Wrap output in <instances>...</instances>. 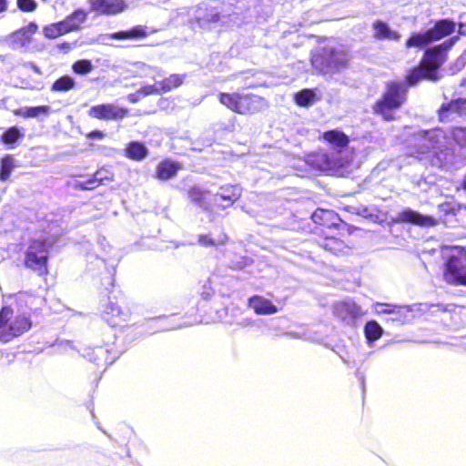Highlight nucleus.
<instances>
[{
  "instance_id": "nucleus-23",
  "label": "nucleus",
  "mask_w": 466,
  "mask_h": 466,
  "mask_svg": "<svg viewBox=\"0 0 466 466\" xmlns=\"http://www.w3.org/2000/svg\"><path fill=\"white\" fill-rule=\"evenodd\" d=\"M181 166L177 162L165 160L158 164L157 167V177L161 180H167L175 177Z\"/></svg>"
},
{
  "instance_id": "nucleus-1",
  "label": "nucleus",
  "mask_w": 466,
  "mask_h": 466,
  "mask_svg": "<svg viewBox=\"0 0 466 466\" xmlns=\"http://www.w3.org/2000/svg\"><path fill=\"white\" fill-rule=\"evenodd\" d=\"M349 61L350 55L342 46L331 45L316 49L311 57L313 67L324 74L346 67Z\"/></svg>"
},
{
  "instance_id": "nucleus-45",
  "label": "nucleus",
  "mask_w": 466,
  "mask_h": 466,
  "mask_svg": "<svg viewBox=\"0 0 466 466\" xmlns=\"http://www.w3.org/2000/svg\"><path fill=\"white\" fill-rule=\"evenodd\" d=\"M145 70H146L145 75L149 76L152 78H156V76H160V70L158 68L151 67V66H145Z\"/></svg>"
},
{
  "instance_id": "nucleus-19",
  "label": "nucleus",
  "mask_w": 466,
  "mask_h": 466,
  "mask_svg": "<svg viewBox=\"0 0 466 466\" xmlns=\"http://www.w3.org/2000/svg\"><path fill=\"white\" fill-rule=\"evenodd\" d=\"M248 305L258 315H270L278 311L270 300L259 296L250 298Z\"/></svg>"
},
{
  "instance_id": "nucleus-5",
  "label": "nucleus",
  "mask_w": 466,
  "mask_h": 466,
  "mask_svg": "<svg viewBox=\"0 0 466 466\" xmlns=\"http://www.w3.org/2000/svg\"><path fill=\"white\" fill-rule=\"evenodd\" d=\"M456 24L449 19H442L435 23L434 26L426 32L413 34L406 42L407 47H422L433 41H438L451 35Z\"/></svg>"
},
{
  "instance_id": "nucleus-6",
  "label": "nucleus",
  "mask_w": 466,
  "mask_h": 466,
  "mask_svg": "<svg viewBox=\"0 0 466 466\" xmlns=\"http://www.w3.org/2000/svg\"><path fill=\"white\" fill-rule=\"evenodd\" d=\"M458 36L451 37L441 45L426 50L420 64L429 71L430 80L437 81L439 75L437 70L446 61V53L457 42Z\"/></svg>"
},
{
  "instance_id": "nucleus-42",
  "label": "nucleus",
  "mask_w": 466,
  "mask_h": 466,
  "mask_svg": "<svg viewBox=\"0 0 466 466\" xmlns=\"http://www.w3.org/2000/svg\"><path fill=\"white\" fill-rule=\"evenodd\" d=\"M50 113L48 106H39L29 107V118H36L41 115L47 116Z\"/></svg>"
},
{
  "instance_id": "nucleus-35",
  "label": "nucleus",
  "mask_w": 466,
  "mask_h": 466,
  "mask_svg": "<svg viewBox=\"0 0 466 466\" xmlns=\"http://www.w3.org/2000/svg\"><path fill=\"white\" fill-rule=\"evenodd\" d=\"M75 87V80L68 76H62L54 82L52 90L56 92H65Z\"/></svg>"
},
{
  "instance_id": "nucleus-14",
  "label": "nucleus",
  "mask_w": 466,
  "mask_h": 466,
  "mask_svg": "<svg viewBox=\"0 0 466 466\" xmlns=\"http://www.w3.org/2000/svg\"><path fill=\"white\" fill-rule=\"evenodd\" d=\"M398 221L409 222L421 227H433L437 220L431 216L422 215L410 208H406L399 213Z\"/></svg>"
},
{
  "instance_id": "nucleus-43",
  "label": "nucleus",
  "mask_w": 466,
  "mask_h": 466,
  "mask_svg": "<svg viewBox=\"0 0 466 466\" xmlns=\"http://www.w3.org/2000/svg\"><path fill=\"white\" fill-rule=\"evenodd\" d=\"M139 91L143 97L149 95H159L162 93L160 91L158 82H156V84L154 85L145 86L142 88H140Z\"/></svg>"
},
{
  "instance_id": "nucleus-22",
  "label": "nucleus",
  "mask_w": 466,
  "mask_h": 466,
  "mask_svg": "<svg viewBox=\"0 0 466 466\" xmlns=\"http://www.w3.org/2000/svg\"><path fill=\"white\" fill-rule=\"evenodd\" d=\"M113 178V174L106 169H100L96 172L92 178L79 182V187L86 190H91L103 184L104 181H110Z\"/></svg>"
},
{
  "instance_id": "nucleus-56",
  "label": "nucleus",
  "mask_w": 466,
  "mask_h": 466,
  "mask_svg": "<svg viewBox=\"0 0 466 466\" xmlns=\"http://www.w3.org/2000/svg\"><path fill=\"white\" fill-rule=\"evenodd\" d=\"M464 188L466 189V180H465V182H464Z\"/></svg>"
},
{
  "instance_id": "nucleus-16",
  "label": "nucleus",
  "mask_w": 466,
  "mask_h": 466,
  "mask_svg": "<svg viewBox=\"0 0 466 466\" xmlns=\"http://www.w3.org/2000/svg\"><path fill=\"white\" fill-rule=\"evenodd\" d=\"M242 188L238 185H226L216 194V202L223 208L235 203L241 196Z\"/></svg>"
},
{
  "instance_id": "nucleus-40",
  "label": "nucleus",
  "mask_w": 466,
  "mask_h": 466,
  "mask_svg": "<svg viewBox=\"0 0 466 466\" xmlns=\"http://www.w3.org/2000/svg\"><path fill=\"white\" fill-rule=\"evenodd\" d=\"M343 246V243L336 238H327L324 243L322 244V247L329 250L333 253H337L341 249Z\"/></svg>"
},
{
  "instance_id": "nucleus-12",
  "label": "nucleus",
  "mask_w": 466,
  "mask_h": 466,
  "mask_svg": "<svg viewBox=\"0 0 466 466\" xmlns=\"http://www.w3.org/2000/svg\"><path fill=\"white\" fill-rule=\"evenodd\" d=\"M38 25L35 22H30L25 26L13 32L7 36V42L14 47H27L36 33Z\"/></svg>"
},
{
  "instance_id": "nucleus-41",
  "label": "nucleus",
  "mask_w": 466,
  "mask_h": 466,
  "mask_svg": "<svg viewBox=\"0 0 466 466\" xmlns=\"http://www.w3.org/2000/svg\"><path fill=\"white\" fill-rule=\"evenodd\" d=\"M17 7L23 12H34L37 7L35 0H17Z\"/></svg>"
},
{
  "instance_id": "nucleus-18",
  "label": "nucleus",
  "mask_w": 466,
  "mask_h": 466,
  "mask_svg": "<svg viewBox=\"0 0 466 466\" xmlns=\"http://www.w3.org/2000/svg\"><path fill=\"white\" fill-rule=\"evenodd\" d=\"M373 309L378 314H395V320L404 322L410 317L411 309L409 306H395L375 303Z\"/></svg>"
},
{
  "instance_id": "nucleus-53",
  "label": "nucleus",
  "mask_w": 466,
  "mask_h": 466,
  "mask_svg": "<svg viewBox=\"0 0 466 466\" xmlns=\"http://www.w3.org/2000/svg\"><path fill=\"white\" fill-rule=\"evenodd\" d=\"M195 194H196V190L194 189L191 191L190 195H191L192 199L197 201L198 198L195 197Z\"/></svg>"
},
{
  "instance_id": "nucleus-52",
  "label": "nucleus",
  "mask_w": 466,
  "mask_h": 466,
  "mask_svg": "<svg viewBox=\"0 0 466 466\" xmlns=\"http://www.w3.org/2000/svg\"><path fill=\"white\" fill-rule=\"evenodd\" d=\"M30 67H31V68H32L35 73L40 74V70H39L38 66H35V64H32V63H31V64H30Z\"/></svg>"
},
{
  "instance_id": "nucleus-31",
  "label": "nucleus",
  "mask_w": 466,
  "mask_h": 466,
  "mask_svg": "<svg viewBox=\"0 0 466 466\" xmlns=\"http://www.w3.org/2000/svg\"><path fill=\"white\" fill-rule=\"evenodd\" d=\"M365 335L370 343L377 340L382 335V328L376 321H369L365 326Z\"/></svg>"
},
{
  "instance_id": "nucleus-9",
  "label": "nucleus",
  "mask_w": 466,
  "mask_h": 466,
  "mask_svg": "<svg viewBox=\"0 0 466 466\" xmlns=\"http://www.w3.org/2000/svg\"><path fill=\"white\" fill-rule=\"evenodd\" d=\"M46 261L47 248L45 242L40 240L33 241L25 254V266L39 275H44L47 272Z\"/></svg>"
},
{
  "instance_id": "nucleus-2",
  "label": "nucleus",
  "mask_w": 466,
  "mask_h": 466,
  "mask_svg": "<svg viewBox=\"0 0 466 466\" xmlns=\"http://www.w3.org/2000/svg\"><path fill=\"white\" fill-rule=\"evenodd\" d=\"M32 327L29 316L17 314L13 316L9 307H3L0 311V341L8 342L14 338L21 336Z\"/></svg>"
},
{
  "instance_id": "nucleus-4",
  "label": "nucleus",
  "mask_w": 466,
  "mask_h": 466,
  "mask_svg": "<svg viewBox=\"0 0 466 466\" xmlns=\"http://www.w3.org/2000/svg\"><path fill=\"white\" fill-rule=\"evenodd\" d=\"M449 253L444 279L454 285H466V251L460 247L446 248Z\"/></svg>"
},
{
  "instance_id": "nucleus-24",
  "label": "nucleus",
  "mask_w": 466,
  "mask_h": 466,
  "mask_svg": "<svg viewBox=\"0 0 466 466\" xmlns=\"http://www.w3.org/2000/svg\"><path fill=\"white\" fill-rule=\"evenodd\" d=\"M148 35L147 28L143 25H137L130 30L121 31L111 35V38L117 40L142 39Z\"/></svg>"
},
{
  "instance_id": "nucleus-39",
  "label": "nucleus",
  "mask_w": 466,
  "mask_h": 466,
  "mask_svg": "<svg viewBox=\"0 0 466 466\" xmlns=\"http://www.w3.org/2000/svg\"><path fill=\"white\" fill-rule=\"evenodd\" d=\"M451 137L454 141L461 146L466 145V127H455L451 132Z\"/></svg>"
},
{
  "instance_id": "nucleus-47",
  "label": "nucleus",
  "mask_w": 466,
  "mask_h": 466,
  "mask_svg": "<svg viewBox=\"0 0 466 466\" xmlns=\"http://www.w3.org/2000/svg\"><path fill=\"white\" fill-rule=\"evenodd\" d=\"M142 95L140 94V91H137L136 93L134 94H130L128 96H127V99L131 102V103H137L138 100H140L142 98Z\"/></svg>"
},
{
  "instance_id": "nucleus-3",
  "label": "nucleus",
  "mask_w": 466,
  "mask_h": 466,
  "mask_svg": "<svg viewBox=\"0 0 466 466\" xmlns=\"http://www.w3.org/2000/svg\"><path fill=\"white\" fill-rule=\"evenodd\" d=\"M218 99L223 106L241 115L253 114L265 106L262 97L249 94L220 93Z\"/></svg>"
},
{
  "instance_id": "nucleus-20",
  "label": "nucleus",
  "mask_w": 466,
  "mask_h": 466,
  "mask_svg": "<svg viewBox=\"0 0 466 466\" xmlns=\"http://www.w3.org/2000/svg\"><path fill=\"white\" fill-rule=\"evenodd\" d=\"M87 15V11L79 8L62 20L67 33L79 30L82 25L86 21Z\"/></svg>"
},
{
  "instance_id": "nucleus-13",
  "label": "nucleus",
  "mask_w": 466,
  "mask_h": 466,
  "mask_svg": "<svg viewBox=\"0 0 466 466\" xmlns=\"http://www.w3.org/2000/svg\"><path fill=\"white\" fill-rule=\"evenodd\" d=\"M103 317L109 325L116 327L127 322L130 313L127 309H122L118 305L110 302L106 306Z\"/></svg>"
},
{
  "instance_id": "nucleus-11",
  "label": "nucleus",
  "mask_w": 466,
  "mask_h": 466,
  "mask_svg": "<svg viewBox=\"0 0 466 466\" xmlns=\"http://www.w3.org/2000/svg\"><path fill=\"white\" fill-rule=\"evenodd\" d=\"M91 11L103 15H115L127 9L125 0H88Z\"/></svg>"
},
{
  "instance_id": "nucleus-55",
  "label": "nucleus",
  "mask_w": 466,
  "mask_h": 466,
  "mask_svg": "<svg viewBox=\"0 0 466 466\" xmlns=\"http://www.w3.org/2000/svg\"><path fill=\"white\" fill-rule=\"evenodd\" d=\"M205 294V299H208V297L211 296L212 292L211 291H208V292H204Z\"/></svg>"
},
{
  "instance_id": "nucleus-49",
  "label": "nucleus",
  "mask_w": 466,
  "mask_h": 466,
  "mask_svg": "<svg viewBox=\"0 0 466 466\" xmlns=\"http://www.w3.org/2000/svg\"><path fill=\"white\" fill-rule=\"evenodd\" d=\"M104 137L103 132L98 131V130L92 131V132L89 134V137H92V138H101V137Z\"/></svg>"
},
{
  "instance_id": "nucleus-32",
  "label": "nucleus",
  "mask_w": 466,
  "mask_h": 466,
  "mask_svg": "<svg viewBox=\"0 0 466 466\" xmlns=\"http://www.w3.org/2000/svg\"><path fill=\"white\" fill-rule=\"evenodd\" d=\"M295 101L300 106H308L316 101V94L310 89H304L295 95Z\"/></svg>"
},
{
  "instance_id": "nucleus-28",
  "label": "nucleus",
  "mask_w": 466,
  "mask_h": 466,
  "mask_svg": "<svg viewBox=\"0 0 466 466\" xmlns=\"http://www.w3.org/2000/svg\"><path fill=\"white\" fill-rule=\"evenodd\" d=\"M43 35L48 39H55L68 34L63 21L53 23L43 27Z\"/></svg>"
},
{
  "instance_id": "nucleus-38",
  "label": "nucleus",
  "mask_w": 466,
  "mask_h": 466,
  "mask_svg": "<svg viewBox=\"0 0 466 466\" xmlns=\"http://www.w3.org/2000/svg\"><path fill=\"white\" fill-rule=\"evenodd\" d=\"M22 137L19 129L16 127H10L2 136V139L5 144L15 143L19 137Z\"/></svg>"
},
{
  "instance_id": "nucleus-51",
  "label": "nucleus",
  "mask_w": 466,
  "mask_h": 466,
  "mask_svg": "<svg viewBox=\"0 0 466 466\" xmlns=\"http://www.w3.org/2000/svg\"><path fill=\"white\" fill-rule=\"evenodd\" d=\"M96 355H97V356H98V355H104V353H105V350H104L103 348H101V347L96 348Z\"/></svg>"
},
{
  "instance_id": "nucleus-29",
  "label": "nucleus",
  "mask_w": 466,
  "mask_h": 466,
  "mask_svg": "<svg viewBox=\"0 0 466 466\" xmlns=\"http://www.w3.org/2000/svg\"><path fill=\"white\" fill-rule=\"evenodd\" d=\"M147 154V147L139 142H131L126 149V156L134 160H141Z\"/></svg>"
},
{
  "instance_id": "nucleus-26",
  "label": "nucleus",
  "mask_w": 466,
  "mask_h": 466,
  "mask_svg": "<svg viewBox=\"0 0 466 466\" xmlns=\"http://www.w3.org/2000/svg\"><path fill=\"white\" fill-rule=\"evenodd\" d=\"M443 137V132L441 129H434L431 131L424 132L421 136L423 140L422 149L420 154L426 153L431 148L435 147V146L440 143V138Z\"/></svg>"
},
{
  "instance_id": "nucleus-54",
  "label": "nucleus",
  "mask_w": 466,
  "mask_h": 466,
  "mask_svg": "<svg viewBox=\"0 0 466 466\" xmlns=\"http://www.w3.org/2000/svg\"><path fill=\"white\" fill-rule=\"evenodd\" d=\"M463 26H466V23H465V24L461 23V24L459 25V27H460V31H459V32H460V34H463V33H462V31H461V28H462Z\"/></svg>"
},
{
  "instance_id": "nucleus-34",
  "label": "nucleus",
  "mask_w": 466,
  "mask_h": 466,
  "mask_svg": "<svg viewBox=\"0 0 466 466\" xmlns=\"http://www.w3.org/2000/svg\"><path fill=\"white\" fill-rule=\"evenodd\" d=\"M429 71L424 68V66L420 64L419 67L414 68L410 71V73L407 76V81L410 86L416 85L421 79H429L428 76Z\"/></svg>"
},
{
  "instance_id": "nucleus-7",
  "label": "nucleus",
  "mask_w": 466,
  "mask_h": 466,
  "mask_svg": "<svg viewBox=\"0 0 466 466\" xmlns=\"http://www.w3.org/2000/svg\"><path fill=\"white\" fill-rule=\"evenodd\" d=\"M406 89L400 84H391L388 86L383 98L378 101L374 106L375 113L381 115L385 120H391L390 110L401 106L405 99Z\"/></svg>"
},
{
  "instance_id": "nucleus-21",
  "label": "nucleus",
  "mask_w": 466,
  "mask_h": 466,
  "mask_svg": "<svg viewBox=\"0 0 466 466\" xmlns=\"http://www.w3.org/2000/svg\"><path fill=\"white\" fill-rule=\"evenodd\" d=\"M439 114L441 121L448 119L453 114H466V99L460 98L448 104H443L440 109Z\"/></svg>"
},
{
  "instance_id": "nucleus-33",
  "label": "nucleus",
  "mask_w": 466,
  "mask_h": 466,
  "mask_svg": "<svg viewBox=\"0 0 466 466\" xmlns=\"http://www.w3.org/2000/svg\"><path fill=\"white\" fill-rule=\"evenodd\" d=\"M227 240L228 237L225 234H220L217 238H212L209 235H200L198 237V243L203 247H217L225 244Z\"/></svg>"
},
{
  "instance_id": "nucleus-17",
  "label": "nucleus",
  "mask_w": 466,
  "mask_h": 466,
  "mask_svg": "<svg viewBox=\"0 0 466 466\" xmlns=\"http://www.w3.org/2000/svg\"><path fill=\"white\" fill-rule=\"evenodd\" d=\"M220 15L214 10H208L202 7H198L195 11L194 18L191 23L197 24V25L204 30L210 29L212 24L219 22Z\"/></svg>"
},
{
  "instance_id": "nucleus-37",
  "label": "nucleus",
  "mask_w": 466,
  "mask_h": 466,
  "mask_svg": "<svg viewBox=\"0 0 466 466\" xmlns=\"http://www.w3.org/2000/svg\"><path fill=\"white\" fill-rule=\"evenodd\" d=\"M93 65L89 60H78L73 65V70L79 75H86L91 72Z\"/></svg>"
},
{
  "instance_id": "nucleus-36",
  "label": "nucleus",
  "mask_w": 466,
  "mask_h": 466,
  "mask_svg": "<svg viewBox=\"0 0 466 466\" xmlns=\"http://www.w3.org/2000/svg\"><path fill=\"white\" fill-rule=\"evenodd\" d=\"M14 167V159L10 156H5L1 160L0 179L5 181L10 177L11 171Z\"/></svg>"
},
{
  "instance_id": "nucleus-27",
  "label": "nucleus",
  "mask_w": 466,
  "mask_h": 466,
  "mask_svg": "<svg viewBox=\"0 0 466 466\" xmlns=\"http://www.w3.org/2000/svg\"><path fill=\"white\" fill-rule=\"evenodd\" d=\"M374 36L378 39H388V40H398L400 35L392 31L388 25L380 21H377L373 24Z\"/></svg>"
},
{
  "instance_id": "nucleus-8",
  "label": "nucleus",
  "mask_w": 466,
  "mask_h": 466,
  "mask_svg": "<svg viewBox=\"0 0 466 466\" xmlns=\"http://www.w3.org/2000/svg\"><path fill=\"white\" fill-rule=\"evenodd\" d=\"M350 162L348 157H338L334 152H319L309 156L307 163L314 169L324 172H339L340 168L346 167Z\"/></svg>"
},
{
  "instance_id": "nucleus-46",
  "label": "nucleus",
  "mask_w": 466,
  "mask_h": 466,
  "mask_svg": "<svg viewBox=\"0 0 466 466\" xmlns=\"http://www.w3.org/2000/svg\"><path fill=\"white\" fill-rule=\"evenodd\" d=\"M14 115L20 116L25 118H29V107H22L18 109H15L13 111Z\"/></svg>"
},
{
  "instance_id": "nucleus-48",
  "label": "nucleus",
  "mask_w": 466,
  "mask_h": 466,
  "mask_svg": "<svg viewBox=\"0 0 466 466\" xmlns=\"http://www.w3.org/2000/svg\"><path fill=\"white\" fill-rule=\"evenodd\" d=\"M322 215H326V216H329L331 215V212L329 211H325V210H319V211H316L313 215H312V218L314 219L315 222H319V219L320 218V217Z\"/></svg>"
},
{
  "instance_id": "nucleus-50",
  "label": "nucleus",
  "mask_w": 466,
  "mask_h": 466,
  "mask_svg": "<svg viewBox=\"0 0 466 466\" xmlns=\"http://www.w3.org/2000/svg\"><path fill=\"white\" fill-rule=\"evenodd\" d=\"M7 9V1L0 0V13L5 12Z\"/></svg>"
},
{
  "instance_id": "nucleus-15",
  "label": "nucleus",
  "mask_w": 466,
  "mask_h": 466,
  "mask_svg": "<svg viewBox=\"0 0 466 466\" xmlns=\"http://www.w3.org/2000/svg\"><path fill=\"white\" fill-rule=\"evenodd\" d=\"M323 139L328 142L330 146L336 148V156L338 157H348V154L343 152V148L347 147L350 139L349 137L339 129H334L323 133Z\"/></svg>"
},
{
  "instance_id": "nucleus-10",
  "label": "nucleus",
  "mask_w": 466,
  "mask_h": 466,
  "mask_svg": "<svg viewBox=\"0 0 466 466\" xmlns=\"http://www.w3.org/2000/svg\"><path fill=\"white\" fill-rule=\"evenodd\" d=\"M127 109L114 104H102L90 107L88 116L100 120H119L127 115Z\"/></svg>"
},
{
  "instance_id": "nucleus-30",
  "label": "nucleus",
  "mask_w": 466,
  "mask_h": 466,
  "mask_svg": "<svg viewBox=\"0 0 466 466\" xmlns=\"http://www.w3.org/2000/svg\"><path fill=\"white\" fill-rule=\"evenodd\" d=\"M184 75H170L163 81L158 82L162 93L169 92L173 88L178 87L184 81Z\"/></svg>"
},
{
  "instance_id": "nucleus-25",
  "label": "nucleus",
  "mask_w": 466,
  "mask_h": 466,
  "mask_svg": "<svg viewBox=\"0 0 466 466\" xmlns=\"http://www.w3.org/2000/svg\"><path fill=\"white\" fill-rule=\"evenodd\" d=\"M42 298L34 296L28 292L19 293L16 297L17 305L20 309H36L42 303Z\"/></svg>"
},
{
  "instance_id": "nucleus-44",
  "label": "nucleus",
  "mask_w": 466,
  "mask_h": 466,
  "mask_svg": "<svg viewBox=\"0 0 466 466\" xmlns=\"http://www.w3.org/2000/svg\"><path fill=\"white\" fill-rule=\"evenodd\" d=\"M345 306L347 307L350 315H352L353 317H358L363 314L361 309L354 303L347 302L345 303Z\"/></svg>"
}]
</instances>
